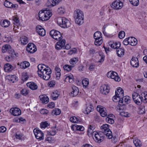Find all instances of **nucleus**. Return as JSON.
I'll use <instances>...</instances> for the list:
<instances>
[{"label": "nucleus", "instance_id": "f257e3e1", "mask_svg": "<svg viewBox=\"0 0 147 147\" xmlns=\"http://www.w3.org/2000/svg\"><path fill=\"white\" fill-rule=\"evenodd\" d=\"M74 18L76 23L79 25L82 24L84 22V14L80 9H76L74 12Z\"/></svg>", "mask_w": 147, "mask_h": 147}, {"label": "nucleus", "instance_id": "f03ea898", "mask_svg": "<svg viewBox=\"0 0 147 147\" xmlns=\"http://www.w3.org/2000/svg\"><path fill=\"white\" fill-rule=\"evenodd\" d=\"M51 13L49 11L42 10L40 11L38 13L39 20L42 21H45L49 20L52 15Z\"/></svg>", "mask_w": 147, "mask_h": 147}, {"label": "nucleus", "instance_id": "7ed1b4c3", "mask_svg": "<svg viewBox=\"0 0 147 147\" xmlns=\"http://www.w3.org/2000/svg\"><path fill=\"white\" fill-rule=\"evenodd\" d=\"M47 69L40 72L39 74H38L39 76L45 80H48L51 77V74L52 71L51 69L49 67H47Z\"/></svg>", "mask_w": 147, "mask_h": 147}, {"label": "nucleus", "instance_id": "20e7f679", "mask_svg": "<svg viewBox=\"0 0 147 147\" xmlns=\"http://www.w3.org/2000/svg\"><path fill=\"white\" fill-rule=\"evenodd\" d=\"M57 23L61 27L64 28L68 27L71 25L69 21L65 17L58 18Z\"/></svg>", "mask_w": 147, "mask_h": 147}, {"label": "nucleus", "instance_id": "39448f33", "mask_svg": "<svg viewBox=\"0 0 147 147\" xmlns=\"http://www.w3.org/2000/svg\"><path fill=\"white\" fill-rule=\"evenodd\" d=\"M130 97L128 96H125L121 97L120 98L119 102L120 105L119 110H123L124 108H122V106H125V105L128 104L130 102Z\"/></svg>", "mask_w": 147, "mask_h": 147}, {"label": "nucleus", "instance_id": "423d86ee", "mask_svg": "<svg viewBox=\"0 0 147 147\" xmlns=\"http://www.w3.org/2000/svg\"><path fill=\"white\" fill-rule=\"evenodd\" d=\"M94 37L95 39L94 43L96 45L99 46L102 43V34L100 32H96L94 34Z\"/></svg>", "mask_w": 147, "mask_h": 147}, {"label": "nucleus", "instance_id": "0eeeda50", "mask_svg": "<svg viewBox=\"0 0 147 147\" xmlns=\"http://www.w3.org/2000/svg\"><path fill=\"white\" fill-rule=\"evenodd\" d=\"M50 34L53 38L57 40H61L62 39L61 34L58 31L52 30L50 32Z\"/></svg>", "mask_w": 147, "mask_h": 147}, {"label": "nucleus", "instance_id": "6e6552de", "mask_svg": "<svg viewBox=\"0 0 147 147\" xmlns=\"http://www.w3.org/2000/svg\"><path fill=\"white\" fill-rule=\"evenodd\" d=\"M107 75L108 78L113 79L115 81L119 82L121 80L120 78L118 76L117 74L114 71H111L108 72Z\"/></svg>", "mask_w": 147, "mask_h": 147}, {"label": "nucleus", "instance_id": "1a4fd4ad", "mask_svg": "<svg viewBox=\"0 0 147 147\" xmlns=\"http://www.w3.org/2000/svg\"><path fill=\"white\" fill-rule=\"evenodd\" d=\"M94 136L96 142L100 143L104 140V136L103 132L101 131L98 132H96L94 133Z\"/></svg>", "mask_w": 147, "mask_h": 147}, {"label": "nucleus", "instance_id": "9d476101", "mask_svg": "<svg viewBox=\"0 0 147 147\" xmlns=\"http://www.w3.org/2000/svg\"><path fill=\"white\" fill-rule=\"evenodd\" d=\"M35 137L38 139L42 140L44 138V134L40 130L34 129L33 130Z\"/></svg>", "mask_w": 147, "mask_h": 147}, {"label": "nucleus", "instance_id": "9b49d317", "mask_svg": "<svg viewBox=\"0 0 147 147\" xmlns=\"http://www.w3.org/2000/svg\"><path fill=\"white\" fill-rule=\"evenodd\" d=\"M132 98L134 102L137 105L141 104L142 101L141 96H140L139 94L136 92H134L132 94Z\"/></svg>", "mask_w": 147, "mask_h": 147}, {"label": "nucleus", "instance_id": "f8f14e48", "mask_svg": "<svg viewBox=\"0 0 147 147\" xmlns=\"http://www.w3.org/2000/svg\"><path fill=\"white\" fill-rule=\"evenodd\" d=\"M123 6V3L119 0H116L112 3L111 7L114 9H121Z\"/></svg>", "mask_w": 147, "mask_h": 147}, {"label": "nucleus", "instance_id": "ddd939ff", "mask_svg": "<svg viewBox=\"0 0 147 147\" xmlns=\"http://www.w3.org/2000/svg\"><path fill=\"white\" fill-rule=\"evenodd\" d=\"M27 51L31 53H33L36 51V46L32 43H30L28 45L26 48Z\"/></svg>", "mask_w": 147, "mask_h": 147}, {"label": "nucleus", "instance_id": "4468645a", "mask_svg": "<svg viewBox=\"0 0 147 147\" xmlns=\"http://www.w3.org/2000/svg\"><path fill=\"white\" fill-rule=\"evenodd\" d=\"M10 112L11 115L15 116H19L21 113L20 109L17 107L11 108L10 109Z\"/></svg>", "mask_w": 147, "mask_h": 147}, {"label": "nucleus", "instance_id": "2eb2a0df", "mask_svg": "<svg viewBox=\"0 0 147 147\" xmlns=\"http://www.w3.org/2000/svg\"><path fill=\"white\" fill-rule=\"evenodd\" d=\"M98 106L97 107V110L100 112V115L102 117H105L107 115L106 109L102 106Z\"/></svg>", "mask_w": 147, "mask_h": 147}, {"label": "nucleus", "instance_id": "dca6fc26", "mask_svg": "<svg viewBox=\"0 0 147 147\" xmlns=\"http://www.w3.org/2000/svg\"><path fill=\"white\" fill-rule=\"evenodd\" d=\"M37 33L41 36H44L46 34V31L44 29L42 28L41 26L36 27Z\"/></svg>", "mask_w": 147, "mask_h": 147}, {"label": "nucleus", "instance_id": "f3484780", "mask_svg": "<svg viewBox=\"0 0 147 147\" xmlns=\"http://www.w3.org/2000/svg\"><path fill=\"white\" fill-rule=\"evenodd\" d=\"M65 43V39H63L61 41L58 42L56 44L55 47L56 49L57 50L61 49L63 47H64Z\"/></svg>", "mask_w": 147, "mask_h": 147}, {"label": "nucleus", "instance_id": "a211bd4d", "mask_svg": "<svg viewBox=\"0 0 147 147\" xmlns=\"http://www.w3.org/2000/svg\"><path fill=\"white\" fill-rule=\"evenodd\" d=\"M65 43V39H63L61 41L58 42L56 44L55 47L56 49L57 50L61 49L63 47H64Z\"/></svg>", "mask_w": 147, "mask_h": 147}, {"label": "nucleus", "instance_id": "6ab92c4d", "mask_svg": "<svg viewBox=\"0 0 147 147\" xmlns=\"http://www.w3.org/2000/svg\"><path fill=\"white\" fill-rule=\"evenodd\" d=\"M100 91L102 94H107L109 91V87L107 85H103L100 88Z\"/></svg>", "mask_w": 147, "mask_h": 147}, {"label": "nucleus", "instance_id": "aec40b11", "mask_svg": "<svg viewBox=\"0 0 147 147\" xmlns=\"http://www.w3.org/2000/svg\"><path fill=\"white\" fill-rule=\"evenodd\" d=\"M130 63L133 67H138L139 65L138 59L136 57H132L130 61Z\"/></svg>", "mask_w": 147, "mask_h": 147}, {"label": "nucleus", "instance_id": "412c9836", "mask_svg": "<svg viewBox=\"0 0 147 147\" xmlns=\"http://www.w3.org/2000/svg\"><path fill=\"white\" fill-rule=\"evenodd\" d=\"M86 108L84 113L87 114H89L90 112L93 111L94 107L91 104L86 105Z\"/></svg>", "mask_w": 147, "mask_h": 147}, {"label": "nucleus", "instance_id": "4be33fe9", "mask_svg": "<svg viewBox=\"0 0 147 147\" xmlns=\"http://www.w3.org/2000/svg\"><path fill=\"white\" fill-rule=\"evenodd\" d=\"M26 85L28 87L33 90H36L38 87L36 84L32 82H28L27 83Z\"/></svg>", "mask_w": 147, "mask_h": 147}, {"label": "nucleus", "instance_id": "5701e85b", "mask_svg": "<svg viewBox=\"0 0 147 147\" xmlns=\"http://www.w3.org/2000/svg\"><path fill=\"white\" fill-rule=\"evenodd\" d=\"M115 94L118 97L121 98L124 96L123 90L121 88L119 87L117 90L115 91Z\"/></svg>", "mask_w": 147, "mask_h": 147}, {"label": "nucleus", "instance_id": "b1692460", "mask_svg": "<svg viewBox=\"0 0 147 147\" xmlns=\"http://www.w3.org/2000/svg\"><path fill=\"white\" fill-rule=\"evenodd\" d=\"M13 69V67L9 63H7L4 65V69L6 72H10Z\"/></svg>", "mask_w": 147, "mask_h": 147}, {"label": "nucleus", "instance_id": "393cba45", "mask_svg": "<svg viewBox=\"0 0 147 147\" xmlns=\"http://www.w3.org/2000/svg\"><path fill=\"white\" fill-rule=\"evenodd\" d=\"M116 53L117 56L119 57H121L124 55L125 53V50L123 48H118L116 49Z\"/></svg>", "mask_w": 147, "mask_h": 147}, {"label": "nucleus", "instance_id": "a878e982", "mask_svg": "<svg viewBox=\"0 0 147 147\" xmlns=\"http://www.w3.org/2000/svg\"><path fill=\"white\" fill-rule=\"evenodd\" d=\"M0 24L1 26L4 28L8 27L10 24V22L8 20L5 19L0 21Z\"/></svg>", "mask_w": 147, "mask_h": 147}, {"label": "nucleus", "instance_id": "bb28decb", "mask_svg": "<svg viewBox=\"0 0 147 147\" xmlns=\"http://www.w3.org/2000/svg\"><path fill=\"white\" fill-rule=\"evenodd\" d=\"M39 98L43 104H46L49 102V98L45 95H41L39 96Z\"/></svg>", "mask_w": 147, "mask_h": 147}, {"label": "nucleus", "instance_id": "cd10ccee", "mask_svg": "<svg viewBox=\"0 0 147 147\" xmlns=\"http://www.w3.org/2000/svg\"><path fill=\"white\" fill-rule=\"evenodd\" d=\"M48 67V66H47L44 64H40L38 65L37 66L38 68V74H39L40 72H42L47 69V67Z\"/></svg>", "mask_w": 147, "mask_h": 147}, {"label": "nucleus", "instance_id": "c85d7f7f", "mask_svg": "<svg viewBox=\"0 0 147 147\" xmlns=\"http://www.w3.org/2000/svg\"><path fill=\"white\" fill-rule=\"evenodd\" d=\"M72 91L71 93V95L73 97L77 96L79 92L78 88L76 86H74L72 87Z\"/></svg>", "mask_w": 147, "mask_h": 147}, {"label": "nucleus", "instance_id": "c756f323", "mask_svg": "<svg viewBox=\"0 0 147 147\" xmlns=\"http://www.w3.org/2000/svg\"><path fill=\"white\" fill-rule=\"evenodd\" d=\"M17 64L18 65H20L21 68L24 69L29 67L30 65L29 63L27 61H24L20 64L18 63Z\"/></svg>", "mask_w": 147, "mask_h": 147}, {"label": "nucleus", "instance_id": "7c9ffc66", "mask_svg": "<svg viewBox=\"0 0 147 147\" xmlns=\"http://www.w3.org/2000/svg\"><path fill=\"white\" fill-rule=\"evenodd\" d=\"M59 95V92L57 90H55L51 93V97L53 100H55L57 99Z\"/></svg>", "mask_w": 147, "mask_h": 147}, {"label": "nucleus", "instance_id": "2f4dec72", "mask_svg": "<svg viewBox=\"0 0 147 147\" xmlns=\"http://www.w3.org/2000/svg\"><path fill=\"white\" fill-rule=\"evenodd\" d=\"M129 44L132 46H135L137 43V39L134 37H129Z\"/></svg>", "mask_w": 147, "mask_h": 147}, {"label": "nucleus", "instance_id": "473e14b6", "mask_svg": "<svg viewBox=\"0 0 147 147\" xmlns=\"http://www.w3.org/2000/svg\"><path fill=\"white\" fill-rule=\"evenodd\" d=\"M138 113L139 114H144L145 112V106L143 105H141L138 107Z\"/></svg>", "mask_w": 147, "mask_h": 147}, {"label": "nucleus", "instance_id": "72a5a7b5", "mask_svg": "<svg viewBox=\"0 0 147 147\" xmlns=\"http://www.w3.org/2000/svg\"><path fill=\"white\" fill-rule=\"evenodd\" d=\"M121 43L119 42H113L112 44L111 45V48L116 49L119 48L121 46Z\"/></svg>", "mask_w": 147, "mask_h": 147}, {"label": "nucleus", "instance_id": "f704fd0d", "mask_svg": "<svg viewBox=\"0 0 147 147\" xmlns=\"http://www.w3.org/2000/svg\"><path fill=\"white\" fill-rule=\"evenodd\" d=\"M109 125L107 124L102 125L101 127V128L102 129V131L101 132L104 133V131H106L110 130V129H109Z\"/></svg>", "mask_w": 147, "mask_h": 147}, {"label": "nucleus", "instance_id": "c9c22d12", "mask_svg": "<svg viewBox=\"0 0 147 147\" xmlns=\"http://www.w3.org/2000/svg\"><path fill=\"white\" fill-rule=\"evenodd\" d=\"M134 143L136 147H141L142 145L141 141L138 139H135L134 140Z\"/></svg>", "mask_w": 147, "mask_h": 147}, {"label": "nucleus", "instance_id": "e433bc0d", "mask_svg": "<svg viewBox=\"0 0 147 147\" xmlns=\"http://www.w3.org/2000/svg\"><path fill=\"white\" fill-rule=\"evenodd\" d=\"M103 134H104V135H105L109 139H111L113 137L112 133L110 130L108 131H104Z\"/></svg>", "mask_w": 147, "mask_h": 147}, {"label": "nucleus", "instance_id": "4c0bfd02", "mask_svg": "<svg viewBox=\"0 0 147 147\" xmlns=\"http://www.w3.org/2000/svg\"><path fill=\"white\" fill-rule=\"evenodd\" d=\"M62 0H49L50 5L52 6H54L61 2Z\"/></svg>", "mask_w": 147, "mask_h": 147}, {"label": "nucleus", "instance_id": "58836bf2", "mask_svg": "<svg viewBox=\"0 0 147 147\" xmlns=\"http://www.w3.org/2000/svg\"><path fill=\"white\" fill-rule=\"evenodd\" d=\"M94 129V127L91 125H90L88 127V134L89 135H91L93 134L94 131H93Z\"/></svg>", "mask_w": 147, "mask_h": 147}, {"label": "nucleus", "instance_id": "ea45409f", "mask_svg": "<svg viewBox=\"0 0 147 147\" xmlns=\"http://www.w3.org/2000/svg\"><path fill=\"white\" fill-rule=\"evenodd\" d=\"M70 121L71 122L74 123H78L80 122L78 119L75 116L71 117L70 118Z\"/></svg>", "mask_w": 147, "mask_h": 147}, {"label": "nucleus", "instance_id": "a19ab883", "mask_svg": "<svg viewBox=\"0 0 147 147\" xmlns=\"http://www.w3.org/2000/svg\"><path fill=\"white\" fill-rule=\"evenodd\" d=\"M4 5L6 7L11 8L12 7V3L10 1L5 0L4 3Z\"/></svg>", "mask_w": 147, "mask_h": 147}, {"label": "nucleus", "instance_id": "79ce46f5", "mask_svg": "<svg viewBox=\"0 0 147 147\" xmlns=\"http://www.w3.org/2000/svg\"><path fill=\"white\" fill-rule=\"evenodd\" d=\"M56 127H55L52 129V130L50 131H48L47 134L49 135L53 136H54L56 133Z\"/></svg>", "mask_w": 147, "mask_h": 147}, {"label": "nucleus", "instance_id": "37998d69", "mask_svg": "<svg viewBox=\"0 0 147 147\" xmlns=\"http://www.w3.org/2000/svg\"><path fill=\"white\" fill-rule=\"evenodd\" d=\"M78 61V57H74L71 58L69 61V62L71 64L74 65L76 64Z\"/></svg>", "mask_w": 147, "mask_h": 147}, {"label": "nucleus", "instance_id": "c03bdc74", "mask_svg": "<svg viewBox=\"0 0 147 147\" xmlns=\"http://www.w3.org/2000/svg\"><path fill=\"white\" fill-rule=\"evenodd\" d=\"M61 111L59 109H55L53 110L51 114L52 115H58L60 114L61 113Z\"/></svg>", "mask_w": 147, "mask_h": 147}, {"label": "nucleus", "instance_id": "a18cd8bd", "mask_svg": "<svg viewBox=\"0 0 147 147\" xmlns=\"http://www.w3.org/2000/svg\"><path fill=\"white\" fill-rule=\"evenodd\" d=\"M11 47L10 45H6L2 47V52L3 53L6 52Z\"/></svg>", "mask_w": 147, "mask_h": 147}, {"label": "nucleus", "instance_id": "49530a36", "mask_svg": "<svg viewBox=\"0 0 147 147\" xmlns=\"http://www.w3.org/2000/svg\"><path fill=\"white\" fill-rule=\"evenodd\" d=\"M74 127L77 130L79 131H83L84 130V127L82 126L79 125L77 124H75L74 126Z\"/></svg>", "mask_w": 147, "mask_h": 147}, {"label": "nucleus", "instance_id": "de8ad7c7", "mask_svg": "<svg viewBox=\"0 0 147 147\" xmlns=\"http://www.w3.org/2000/svg\"><path fill=\"white\" fill-rule=\"evenodd\" d=\"M82 83L84 87H87L89 83L88 79L87 78L84 79L82 81Z\"/></svg>", "mask_w": 147, "mask_h": 147}, {"label": "nucleus", "instance_id": "09e8293b", "mask_svg": "<svg viewBox=\"0 0 147 147\" xmlns=\"http://www.w3.org/2000/svg\"><path fill=\"white\" fill-rule=\"evenodd\" d=\"M73 67V66L66 65L64 66L63 68L65 70L67 71H71L72 68Z\"/></svg>", "mask_w": 147, "mask_h": 147}, {"label": "nucleus", "instance_id": "8fccbe9b", "mask_svg": "<svg viewBox=\"0 0 147 147\" xmlns=\"http://www.w3.org/2000/svg\"><path fill=\"white\" fill-rule=\"evenodd\" d=\"M131 3L134 6H137L139 4V0H129Z\"/></svg>", "mask_w": 147, "mask_h": 147}, {"label": "nucleus", "instance_id": "3c124183", "mask_svg": "<svg viewBox=\"0 0 147 147\" xmlns=\"http://www.w3.org/2000/svg\"><path fill=\"white\" fill-rule=\"evenodd\" d=\"M49 125V124L47 121L42 122L40 123V127L41 128H45Z\"/></svg>", "mask_w": 147, "mask_h": 147}, {"label": "nucleus", "instance_id": "603ef678", "mask_svg": "<svg viewBox=\"0 0 147 147\" xmlns=\"http://www.w3.org/2000/svg\"><path fill=\"white\" fill-rule=\"evenodd\" d=\"M29 91L26 88L23 89L20 92L21 94L24 96H26L27 95Z\"/></svg>", "mask_w": 147, "mask_h": 147}, {"label": "nucleus", "instance_id": "864d4df0", "mask_svg": "<svg viewBox=\"0 0 147 147\" xmlns=\"http://www.w3.org/2000/svg\"><path fill=\"white\" fill-rule=\"evenodd\" d=\"M106 122L109 124H113L114 123V120L112 118H111L107 117L106 119Z\"/></svg>", "mask_w": 147, "mask_h": 147}, {"label": "nucleus", "instance_id": "5fc2aeb1", "mask_svg": "<svg viewBox=\"0 0 147 147\" xmlns=\"http://www.w3.org/2000/svg\"><path fill=\"white\" fill-rule=\"evenodd\" d=\"M120 114L121 116L125 117H128L130 116V115L127 112L125 111L121 112Z\"/></svg>", "mask_w": 147, "mask_h": 147}, {"label": "nucleus", "instance_id": "6e6d98bb", "mask_svg": "<svg viewBox=\"0 0 147 147\" xmlns=\"http://www.w3.org/2000/svg\"><path fill=\"white\" fill-rule=\"evenodd\" d=\"M20 41L21 43L23 45H26L28 42L27 38L25 37L22 38L20 40Z\"/></svg>", "mask_w": 147, "mask_h": 147}, {"label": "nucleus", "instance_id": "4d7b16f0", "mask_svg": "<svg viewBox=\"0 0 147 147\" xmlns=\"http://www.w3.org/2000/svg\"><path fill=\"white\" fill-rule=\"evenodd\" d=\"M65 9L64 7H60L58 8L57 11L60 14H62L64 13L65 12Z\"/></svg>", "mask_w": 147, "mask_h": 147}, {"label": "nucleus", "instance_id": "13d9d810", "mask_svg": "<svg viewBox=\"0 0 147 147\" xmlns=\"http://www.w3.org/2000/svg\"><path fill=\"white\" fill-rule=\"evenodd\" d=\"M4 42H11V38L9 35L5 36V38L4 39Z\"/></svg>", "mask_w": 147, "mask_h": 147}, {"label": "nucleus", "instance_id": "bf43d9fd", "mask_svg": "<svg viewBox=\"0 0 147 147\" xmlns=\"http://www.w3.org/2000/svg\"><path fill=\"white\" fill-rule=\"evenodd\" d=\"M142 101V100L146 101V102H147V94H145L144 93L142 94L141 96Z\"/></svg>", "mask_w": 147, "mask_h": 147}, {"label": "nucleus", "instance_id": "052dcab7", "mask_svg": "<svg viewBox=\"0 0 147 147\" xmlns=\"http://www.w3.org/2000/svg\"><path fill=\"white\" fill-rule=\"evenodd\" d=\"M120 99V98L119 97H118V96H116V95H115V96H113V97L112 98V100L114 102H119Z\"/></svg>", "mask_w": 147, "mask_h": 147}, {"label": "nucleus", "instance_id": "680f3d73", "mask_svg": "<svg viewBox=\"0 0 147 147\" xmlns=\"http://www.w3.org/2000/svg\"><path fill=\"white\" fill-rule=\"evenodd\" d=\"M125 34L124 31H120L118 34L119 37L121 39L123 38L125 36Z\"/></svg>", "mask_w": 147, "mask_h": 147}, {"label": "nucleus", "instance_id": "e2e57ef3", "mask_svg": "<svg viewBox=\"0 0 147 147\" xmlns=\"http://www.w3.org/2000/svg\"><path fill=\"white\" fill-rule=\"evenodd\" d=\"M23 135L22 133H16V134L15 137L16 139H18L19 140H22L23 137Z\"/></svg>", "mask_w": 147, "mask_h": 147}, {"label": "nucleus", "instance_id": "0e129e2a", "mask_svg": "<svg viewBox=\"0 0 147 147\" xmlns=\"http://www.w3.org/2000/svg\"><path fill=\"white\" fill-rule=\"evenodd\" d=\"M40 113L42 114H47L49 113V111L47 109H42L40 111Z\"/></svg>", "mask_w": 147, "mask_h": 147}, {"label": "nucleus", "instance_id": "69168bd1", "mask_svg": "<svg viewBox=\"0 0 147 147\" xmlns=\"http://www.w3.org/2000/svg\"><path fill=\"white\" fill-rule=\"evenodd\" d=\"M16 79L17 78L16 76L15 75H13L11 76V77L10 78L9 80L11 82H12L13 83L16 81Z\"/></svg>", "mask_w": 147, "mask_h": 147}, {"label": "nucleus", "instance_id": "338daca9", "mask_svg": "<svg viewBox=\"0 0 147 147\" xmlns=\"http://www.w3.org/2000/svg\"><path fill=\"white\" fill-rule=\"evenodd\" d=\"M45 141H48L49 142H51L54 141V139L52 137H47L46 138Z\"/></svg>", "mask_w": 147, "mask_h": 147}, {"label": "nucleus", "instance_id": "774afa93", "mask_svg": "<svg viewBox=\"0 0 147 147\" xmlns=\"http://www.w3.org/2000/svg\"><path fill=\"white\" fill-rule=\"evenodd\" d=\"M129 37L127 38H126L124 40L123 42V43L124 45H127L129 44Z\"/></svg>", "mask_w": 147, "mask_h": 147}]
</instances>
